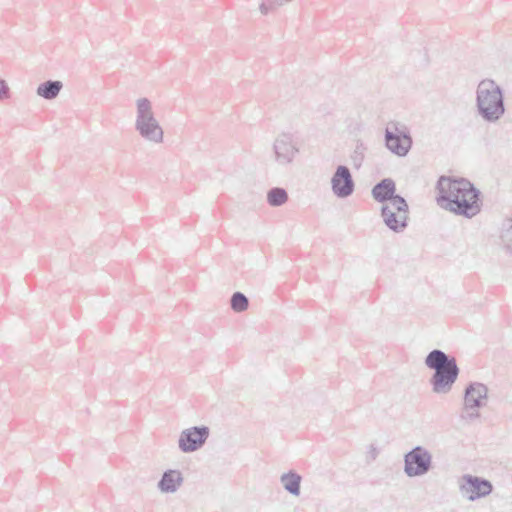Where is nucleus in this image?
Returning <instances> with one entry per match:
<instances>
[{
  "instance_id": "obj_1",
  "label": "nucleus",
  "mask_w": 512,
  "mask_h": 512,
  "mask_svg": "<svg viewBox=\"0 0 512 512\" xmlns=\"http://www.w3.org/2000/svg\"><path fill=\"white\" fill-rule=\"evenodd\" d=\"M437 190V203L442 209L467 219L481 212L480 191L469 180L441 176Z\"/></svg>"
},
{
  "instance_id": "obj_2",
  "label": "nucleus",
  "mask_w": 512,
  "mask_h": 512,
  "mask_svg": "<svg viewBox=\"0 0 512 512\" xmlns=\"http://www.w3.org/2000/svg\"><path fill=\"white\" fill-rule=\"evenodd\" d=\"M424 363L434 371L429 379L433 393L448 394L460 373L456 359L440 349H434L427 354Z\"/></svg>"
},
{
  "instance_id": "obj_3",
  "label": "nucleus",
  "mask_w": 512,
  "mask_h": 512,
  "mask_svg": "<svg viewBox=\"0 0 512 512\" xmlns=\"http://www.w3.org/2000/svg\"><path fill=\"white\" fill-rule=\"evenodd\" d=\"M475 107L483 121L498 122L506 111L503 89L492 79L481 80L475 92Z\"/></svg>"
},
{
  "instance_id": "obj_4",
  "label": "nucleus",
  "mask_w": 512,
  "mask_h": 512,
  "mask_svg": "<svg viewBox=\"0 0 512 512\" xmlns=\"http://www.w3.org/2000/svg\"><path fill=\"white\" fill-rule=\"evenodd\" d=\"M135 108V131L150 144H162L164 129L156 118L152 102L147 97H140L135 101Z\"/></svg>"
},
{
  "instance_id": "obj_5",
  "label": "nucleus",
  "mask_w": 512,
  "mask_h": 512,
  "mask_svg": "<svg viewBox=\"0 0 512 512\" xmlns=\"http://www.w3.org/2000/svg\"><path fill=\"white\" fill-rule=\"evenodd\" d=\"M299 153L300 146L292 133L282 132L274 138L271 157L277 166L291 165Z\"/></svg>"
},
{
  "instance_id": "obj_6",
  "label": "nucleus",
  "mask_w": 512,
  "mask_h": 512,
  "mask_svg": "<svg viewBox=\"0 0 512 512\" xmlns=\"http://www.w3.org/2000/svg\"><path fill=\"white\" fill-rule=\"evenodd\" d=\"M404 473L407 477H421L433 468L432 453L424 446L417 445L404 454Z\"/></svg>"
},
{
  "instance_id": "obj_7",
  "label": "nucleus",
  "mask_w": 512,
  "mask_h": 512,
  "mask_svg": "<svg viewBox=\"0 0 512 512\" xmlns=\"http://www.w3.org/2000/svg\"><path fill=\"white\" fill-rule=\"evenodd\" d=\"M385 146L393 154L406 156L413 144L408 128L399 122H389L384 134Z\"/></svg>"
},
{
  "instance_id": "obj_8",
  "label": "nucleus",
  "mask_w": 512,
  "mask_h": 512,
  "mask_svg": "<svg viewBox=\"0 0 512 512\" xmlns=\"http://www.w3.org/2000/svg\"><path fill=\"white\" fill-rule=\"evenodd\" d=\"M409 207L403 197L394 198V202L381 206V217L384 224L393 232L400 233L408 225Z\"/></svg>"
},
{
  "instance_id": "obj_9",
  "label": "nucleus",
  "mask_w": 512,
  "mask_h": 512,
  "mask_svg": "<svg viewBox=\"0 0 512 512\" xmlns=\"http://www.w3.org/2000/svg\"><path fill=\"white\" fill-rule=\"evenodd\" d=\"M457 483L461 496L471 502L485 498L493 491L491 481L471 474L462 475Z\"/></svg>"
},
{
  "instance_id": "obj_10",
  "label": "nucleus",
  "mask_w": 512,
  "mask_h": 512,
  "mask_svg": "<svg viewBox=\"0 0 512 512\" xmlns=\"http://www.w3.org/2000/svg\"><path fill=\"white\" fill-rule=\"evenodd\" d=\"M488 395V388L486 385L473 382L465 389L464 394V412L462 418L473 420L480 416L478 409L485 406V401Z\"/></svg>"
},
{
  "instance_id": "obj_11",
  "label": "nucleus",
  "mask_w": 512,
  "mask_h": 512,
  "mask_svg": "<svg viewBox=\"0 0 512 512\" xmlns=\"http://www.w3.org/2000/svg\"><path fill=\"white\" fill-rule=\"evenodd\" d=\"M210 435V429L207 426H193L184 429L178 439L179 450L183 453H192L201 449Z\"/></svg>"
},
{
  "instance_id": "obj_12",
  "label": "nucleus",
  "mask_w": 512,
  "mask_h": 512,
  "mask_svg": "<svg viewBox=\"0 0 512 512\" xmlns=\"http://www.w3.org/2000/svg\"><path fill=\"white\" fill-rule=\"evenodd\" d=\"M331 190L340 199L348 198L354 193L355 182L347 166L339 165L336 167L331 177Z\"/></svg>"
},
{
  "instance_id": "obj_13",
  "label": "nucleus",
  "mask_w": 512,
  "mask_h": 512,
  "mask_svg": "<svg viewBox=\"0 0 512 512\" xmlns=\"http://www.w3.org/2000/svg\"><path fill=\"white\" fill-rule=\"evenodd\" d=\"M396 192V184L392 178H384L378 182L371 190L372 197L375 201L387 205L394 202V198L402 197Z\"/></svg>"
},
{
  "instance_id": "obj_14",
  "label": "nucleus",
  "mask_w": 512,
  "mask_h": 512,
  "mask_svg": "<svg viewBox=\"0 0 512 512\" xmlns=\"http://www.w3.org/2000/svg\"><path fill=\"white\" fill-rule=\"evenodd\" d=\"M184 478L180 470L168 469L163 472L157 483V489L163 494H173L183 485Z\"/></svg>"
},
{
  "instance_id": "obj_15",
  "label": "nucleus",
  "mask_w": 512,
  "mask_h": 512,
  "mask_svg": "<svg viewBox=\"0 0 512 512\" xmlns=\"http://www.w3.org/2000/svg\"><path fill=\"white\" fill-rule=\"evenodd\" d=\"M302 476L294 470H289L280 476V483L289 494L298 497L301 492Z\"/></svg>"
},
{
  "instance_id": "obj_16",
  "label": "nucleus",
  "mask_w": 512,
  "mask_h": 512,
  "mask_svg": "<svg viewBox=\"0 0 512 512\" xmlns=\"http://www.w3.org/2000/svg\"><path fill=\"white\" fill-rule=\"evenodd\" d=\"M62 88L63 83L60 80H47L38 85L36 94L45 100H54L58 97Z\"/></svg>"
},
{
  "instance_id": "obj_17",
  "label": "nucleus",
  "mask_w": 512,
  "mask_h": 512,
  "mask_svg": "<svg viewBox=\"0 0 512 512\" xmlns=\"http://www.w3.org/2000/svg\"><path fill=\"white\" fill-rule=\"evenodd\" d=\"M288 193L284 188L273 187L267 192V202L271 207H280L288 201Z\"/></svg>"
},
{
  "instance_id": "obj_18",
  "label": "nucleus",
  "mask_w": 512,
  "mask_h": 512,
  "mask_svg": "<svg viewBox=\"0 0 512 512\" xmlns=\"http://www.w3.org/2000/svg\"><path fill=\"white\" fill-rule=\"evenodd\" d=\"M500 240L505 249L512 251V217L503 221L500 230Z\"/></svg>"
},
{
  "instance_id": "obj_19",
  "label": "nucleus",
  "mask_w": 512,
  "mask_h": 512,
  "mask_svg": "<svg viewBox=\"0 0 512 512\" xmlns=\"http://www.w3.org/2000/svg\"><path fill=\"white\" fill-rule=\"evenodd\" d=\"M230 306L234 312L241 313L248 309L249 300L242 292H234L230 298Z\"/></svg>"
},
{
  "instance_id": "obj_20",
  "label": "nucleus",
  "mask_w": 512,
  "mask_h": 512,
  "mask_svg": "<svg viewBox=\"0 0 512 512\" xmlns=\"http://www.w3.org/2000/svg\"><path fill=\"white\" fill-rule=\"evenodd\" d=\"M290 1L291 0H267V2H263L260 5V11L262 14L266 15L270 11L277 9Z\"/></svg>"
},
{
  "instance_id": "obj_21",
  "label": "nucleus",
  "mask_w": 512,
  "mask_h": 512,
  "mask_svg": "<svg viewBox=\"0 0 512 512\" xmlns=\"http://www.w3.org/2000/svg\"><path fill=\"white\" fill-rule=\"evenodd\" d=\"M365 147L363 144H358L351 156L352 162L355 167L359 168L364 159Z\"/></svg>"
},
{
  "instance_id": "obj_22",
  "label": "nucleus",
  "mask_w": 512,
  "mask_h": 512,
  "mask_svg": "<svg viewBox=\"0 0 512 512\" xmlns=\"http://www.w3.org/2000/svg\"><path fill=\"white\" fill-rule=\"evenodd\" d=\"M11 97V91L6 80L0 78V101L7 100Z\"/></svg>"
},
{
  "instance_id": "obj_23",
  "label": "nucleus",
  "mask_w": 512,
  "mask_h": 512,
  "mask_svg": "<svg viewBox=\"0 0 512 512\" xmlns=\"http://www.w3.org/2000/svg\"><path fill=\"white\" fill-rule=\"evenodd\" d=\"M373 451H371V454H377L376 448H372Z\"/></svg>"
},
{
  "instance_id": "obj_24",
  "label": "nucleus",
  "mask_w": 512,
  "mask_h": 512,
  "mask_svg": "<svg viewBox=\"0 0 512 512\" xmlns=\"http://www.w3.org/2000/svg\"><path fill=\"white\" fill-rule=\"evenodd\" d=\"M373 451H371V454H377L376 448H372Z\"/></svg>"
}]
</instances>
